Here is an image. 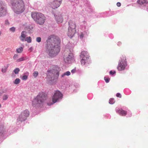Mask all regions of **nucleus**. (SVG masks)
I'll use <instances>...</instances> for the list:
<instances>
[{
    "label": "nucleus",
    "instance_id": "obj_1",
    "mask_svg": "<svg viewBox=\"0 0 148 148\" xmlns=\"http://www.w3.org/2000/svg\"><path fill=\"white\" fill-rule=\"evenodd\" d=\"M46 47L51 57L55 56L60 51L59 38L54 36H49L47 40Z\"/></svg>",
    "mask_w": 148,
    "mask_h": 148
},
{
    "label": "nucleus",
    "instance_id": "obj_2",
    "mask_svg": "<svg viewBox=\"0 0 148 148\" xmlns=\"http://www.w3.org/2000/svg\"><path fill=\"white\" fill-rule=\"evenodd\" d=\"M60 70V68L56 66H53L48 70L47 77L48 81L50 84H52L54 81L58 78Z\"/></svg>",
    "mask_w": 148,
    "mask_h": 148
},
{
    "label": "nucleus",
    "instance_id": "obj_3",
    "mask_svg": "<svg viewBox=\"0 0 148 148\" xmlns=\"http://www.w3.org/2000/svg\"><path fill=\"white\" fill-rule=\"evenodd\" d=\"M12 8L14 13L19 14L25 10L24 3L22 0H11Z\"/></svg>",
    "mask_w": 148,
    "mask_h": 148
},
{
    "label": "nucleus",
    "instance_id": "obj_4",
    "mask_svg": "<svg viewBox=\"0 0 148 148\" xmlns=\"http://www.w3.org/2000/svg\"><path fill=\"white\" fill-rule=\"evenodd\" d=\"M47 98V96L45 93L43 92L39 93L32 101L33 106L36 108L40 107Z\"/></svg>",
    "mask_w": 148,
    "mask_h": 148
},
{
    "label": "nucleus",
    "instance_id": "obj_5",
    "mask_svg": "<svg viewBox=\"0 0 148 148\" xmlns=\"http://www.w3.org/2000/svg\"><path fill=\"white\" fill-rule=\"evenodd\" d=\"M32 16L35 21L40 25H42L45 22V17L42 13L33 12L32 14Z\"/></svg>",
    "mask_w": 148,
    "mask_h": 148
},
{
    "label": "nucleus",
    "instance_id": "obj_6",
    "mask_svg": "<svg viewBox=\"0 0 148 148\" xmlns=\"http://www.w3.org/2000/svg\"><path fill=\"white\" fill-rule=\"evenodd\" d=\"M69 27L67 32L68 36L70 38L72 37L76 32V25L75 22L70 21L69 22Z\"/></svg>",
    "mask_w": 148,
    "mask_h": 148
},
{
    "label": "nucleus",
    "instance_id": "obj_7",
    "mask_svg": "<svg viewBox=\"0 0 148 148\" xmlns=\"http://www.w3.org/2000/svg\"><path fill=\"white\" fill-rule=\"evenodd\" d=\"M121 60L119 63L117 69L119 71L124 70L127 66L126 61V57L125 56H122L121 58Z\"/></svg>",
    "mask_w": 148,
    "mask_h": 148
},
{
    "label": "nucleus",
    "instance_id": "obj_8",
    "mask_svg": "<svg viewBox=\"0 0 148 148\" xmlns=\"http://www.w3.org/2000/svg\"><path fill=\"white\" fill-rule=\"evenodd\" d=\"M29 114V111L27 110L23 111L17 119L18 121H23L26 120Z\"/></svg>",
    "mask_w": 148,
    "mask_h": 148
},
{
    "label": "nucleus",
    "instance_id": "obj_9",
    "mask_svg": "<svg viewBox=\"0 0 148 148\" xmlns=\"http://www.w3.org/2000/svg\"><path fill=\"white\" fill-rule=\"evenodd\" d=\"M62 94L59 90H56L54 92V95L52 97V102L51 104H53L58 101L60 99H62Z\"/></svg>",
    "mask_w": 148,
    "mask_h": 148
},
{
    "label": "nucleus",
    "instance_id": "obj_10",
    "mask_svg": "<svg viewBox=\"0 0 148 148\" xmlns=\"http://www.w3.org/2000/svg\"><path fill=\"white\" fill-rule=\"evenodd\" d=\"M5 4L2 1L0 0V16H2L5 15L7 13V10L5 6Z\"/></svg>",
    "mask_w": 148,
    "mask_h": 148
},
{
    "label": "nucleus",
    "instance_id": "obj_11",
    "mask_svg": "<svg viewBox=\"0 0 148 148\" xmlns=\"http://www.w3.org/2000/svg\"><path fill=\"white\" fill-rule=\"evenodd\" d=\"M62 0H54L50 4V5L53 9H55L60 6Z\"/></svg>",
    "mask_w": 148,
    "mask_h": 148
},
{
    "label": "nucleus",
    "instance_id": "obj_12",
    "mask_svg": "<svg viewBox=\"0 0 148 148\" xmlns=\"http://www.w3.org/2000/svg\"><path fill=\"white\" fill-rule=\"evenodd\" d=\"M73 54L71 53H66L64 56V60L66 63H69L73 57Z\"/></svg>",
    "mask_w": 148,
    "mask_h": 148
},
{
    "label": "nucleus",
    "instance_id": "obj_13",
    "mask_svg": "<svg viewBox=\"0 0 148 148\" xmlns=\"http://www.w3.org/2000/svg\"><path fill=\"white\" fill-rule=\"evenodd\" d=\"M80 58L88 60L89 56L88 53L86 51H83L81 52L80 55Z\"/></svg>",
    "mask_w": 148,
    "mask_h": 148
},
{
    "label": "nucleus",
    "instance_id": "obj_14",
    "mask_svg": "<svg viewBox=\"0 0 148 148\" xmlns=\"http://www.w3.org/2000/svg\"><path fill=\"white\" fill-rule=\"evenodd\" d=\"M55 19L58 23H62L63 20V18L62 15L59 13L55 15Z\"/></svg>",
    "mask_w": 148,
    "mask_h": 148
},
{
    "label": "nucleus",
    "instance_id": "obj_15",
    "mask_svg": "<svg viewBox=\"0 0 148 148\" xmlns=\"http://www.w3.org/2000/svg\"><path fill=\"white\" fill-rule=\"evenodd\" d=\"M116 112L122 116H125L127 113V111L123 110H116Z\"/></svg>",
    "mask_w": 148,
    "mask_h": 148
},
{
    "label": "nucleus",
    "instance_id": "obj_16",
    "mask_svg": "<svg viewBox=\"0 0 148 148\" xmlns=\"http://www.w3.org/2000/svg\"><path fill=\"white\" fill-rule=\"evenodd\" d=\"M26 32L24 31H23L21 33V35L20 37V39L23 42L25 41V39L26 36Z\"/></svg>",
    "mask_w": 148,
    "mask_h": 148
},
{
    "label": "nucleus",
    "instance_id": "obj_17",
    "mask_svg": "<svg viewBox=\"0 0 148 148\" xmlns=\"http://www.w3.org/2000/svg\"><path fill=\"white\" fill-rule=\"evenodd\" d=\"M33 27L32 25H29L27 26L25 28V29L29 32H32L33 31Z\"/></svg>",
    "mask_w": 148,
    "mask_h": 148
},
{
    "label": "nucleus",
    "instance_id": "obj_18",
    "mask_svg": "<svg viewBox=\"0 0 148 148\" xmlns=\"http://www.w3.org/2000/svg\"><path fill=\"white\" fill-rule=\"evenodd\" d=\"M138 2L141 5L147 4L148 3V0H138Z\"/></svg>",
    "mask_w": 148,
    "mask_h": 148
},
{
    "label": "nucleus",
    "instance_id": "obj_19",
    "mask_svg": "<svg viewBox=\"0 0 148 148\" xmlns=\"http://www.w3.org/2000/svg\"><path fill=\"white\" fill-rule=\"evenodd\" d=\"M28 58L27 57H22L17 60H16V62H19L23 61L25 60H26Z\"/></svg>",
    "mask_w": 148,
    "mask_h": 148
},
{
    "label": "nucleus",
    "instance_id": "obj_20",
    "mask_svg": "<svg viewBox=\"0 0 148 148\" xmlns=\"http://www.w3.org/2000/svg\"><path fill=\"white\" fill-rule=\"evenodd\" d=\"M25 41H27L28 43H30L32 42V38L29 36L27 37L25 39Z\"/></svg>",
    "mask_w": 148,
    "mask_h": 148
},
{
    "label": "nucleus",
    "instance_id": "obj_21",
    "mask_svg": "<svg viewBox=\"0 0 148 148\" xmlns=\"http://www.w3.org/2000/svg\"><path fill=\"white\" fill-rule=\"evenodd\" d=\"M81 63L82 65H84L86 63V62H87L88 60L84 59L83 58H81Z\"/></svg>",
    "mask_w": 148,
    "mask_h": 148
},
{
    "label": "nucleus",
    "instance_id": "obj_22",
    "mask_svg": "<svg viewBox=\"0 0 148 148\" xmlns=\"http://www.w3.org/2000/svg\"><path fill=\"white\" fill-rule=\"evenodd\" d=\"M23 50V48L21 47L17 49L16 51L18 53H21Z\"/></svg>",
    "mask_w": 148,
    "mask_h": 148
},
{
    "label": "nucleus",
    "instance_id": "obj_23",
    "mask_svg": "<svg viewBox=\"0 0 148 148\" xmlns=\"http://www.w3.org/2000/svg\"><path fill=\"white\" fill-rule=\"evenodd\" d=\"M20 71V69L18 68H16L13 71L15 74H17Z\"/></svg>",
    "mask_w": 148,
    "mask_h": 148
},
{
    "label": "nucleus",
    "instance_id": "obj_24",
    "mask_svg": "<svg viewBox=\"0 0 148 148\" xmlns=\"http://www.w3.org/2000/svg\"><path fill=\"white\" fill-rule=\"evenodd\" d=\"M70 74H71L70 72L69 71H68L66 72V73H64L62 75V77H63L64 76H65V75H67L68 76V75H70Z\"/></svg>",
    "mask_w": 148,
    "mask_h": 148
},
{
    "label": "nucleus",
    "instance_id": "obj_25",
    "mask_svg": "<svg viewBox=\"0 0 148 148\" xmlns=\"http://www.w3.org/2000/svg\"><path fill=\"white\" fill-rule=\"evenodd\" d=\"M20 80L19 78H16L15 80L14 83L15 84H18L19 83Z\"/></svg>",
    "mask_w": 148,
    "mask_h": 148
},
{
    "label": "nucleus",
    "instance_id": "obj_26",
    "mask_svg": "<svg viewBox=\"0 0 148 148\" xmlns=\"http://www.w3.org/2000/svg\"><path fill=\"white\" fill-rule=\"evenodd\" d=\"M115 101L114 99L111 98L109 100V103L110 104H113L115 102Z\"/></svg>",
    "mask_w": 148,
    "mask_h": 148
},
{
    "label": "nucleus",
    "instance_id": "obj_27",
    "mask_svg": "<svg viewBox=\"0 0 148 148\" xmlns=\"http://www.w3.org/2000/svg\"><path fill=\"white\" fill-rule=\"evenodd\" d=\"M8 96L6 95H4L3 97V100H6L8 99Z\"/></svg>",
    "mask_w": 148,
    "mask_h": 148
},
{
    "label": "nucleus",
    "instance_id": "obj_28",
    "mask_svg": "<svg viewBox=\"0 0 148 148\" xmlns=\"http://www.w3.org/2000/svg\"><path fill=\"white\" fill-rule=\"evenodd\" d=\"M38 75V72L37 71H35L33 73V75L34 77H36Z\"/></svg>",
    "mask_w": 148,
    "mask_h": 148
},
{
    "label": "nucleus",
    "instance_id": "obj_29",
    "mask_svg": "<svg viewBox=\"0 0 148 148\" xmlns=\"http://www.w3.org/2000/svg\"><path fill=\"white\" fill-rule=\"evenodd\" d=\"M7 69V67H4L2 69V71L3 73H5L6 71V70Z\"/></svg>",
    "mask_w": 148,
    "mask_h": 148
},
{
    "label": "nucleus",
    "instance_id": "obj_30",
    "mask_svg": "<svg viewBox=\"0 0 148 148\" xmlns=\"http://www.w3.org/2000/svg\"><path fill=\"white\" fill-rule=\"evenodd\" d=\"M27 78V76L26 75H23L22 78V79L23 80H26Z\"/></svg>",
    "mask_w": 148,
    "mask_h": 148
},
{
    "label": "nucleus",
    "instance_id": "obj_31",
    "mask_svg": "<svg viewBox=\"0 0 148 148\" xmlns=\"http://www.w3.org/2000/svg\"><path fill=\"white\" fill-rule=\"evenodd\" d=\"M41 41V38L40 37H38L36 38V41L38 42H40Z\"/></svg>",
    "mask_w": 148,
    "mask_h": 148
},
{
    "label": "nucleus",
    "instance_id": "obj_32",
    "mask_svg": "<svg viewBox=\"0 0 148 148\" xmlns=\"http://www.w3.org/2000/svg\"><path fill=\"white\" fill-rule=\"evenodd\" d=\"M84 34L83 32L81 33L79 36L80 38H82L84 36Z\"/></svg>",
    "mask_w": 148,
    "mask_h": 148
},
{
    "label": "nucleus",
    "instance_id": "obj_33",
    "mask_svg": "<svg viewBox=\"0 0 148 148\" xmlns=\"http://www.w3.org/2000/svg\"><path fill=\"white\" fill-rule=\"evenodd\" d=\"M116 73V71H111L110 72V75H113Z\"/></svg>",
    "mask_w": 148,
    "mask_h": 148
},
{
    "label": "nucleus",
    "instance_id": "obj_34",
    "mask_svg": "<svg viewBox=\"0 0 148 148\" xmlns=\"http://www.w3.org/2000/svg\"><path fill=\"white\" fill-rule=\"evenodd\" d=\"M104 79L106 83H108L109 82L110 79L109 78H107L106 77H105Z\"/></svg>",
    "mask_w": 148,
    "mask_h": 148
},
{
    "label": "nucleus",
    "instance_id": "obj_35",
    "mask_svg": "<svg viewBox=\"0 0 148 148\" xmlns=\"http://www.w3.org/2000/svg\"><path fill=\"white\" fill-rule=\"evenodd\" d=\"M116 96L117 97H119V98H121V95L119 93H117L116 94Z\"/></svg>",
    "mask_w": 148,
    "mask_h": 148
},
{
    "label": "nucleus",
    "instance_id": "obj_36",
    "mask_svg": "<svg viewBox=\"0 0 148 148\" xmlns=\"http://www.w3.org/2000/svg\"><path fill=\"white\" fill-rule=\"evenodd\" d=\"M10 30L11 31L14 32L15 30V28L14 27H12L10 29Z\"/></svg>",
    "mask_w": 148,
    "mask_h": 148
},
{
    "label": "nucleus",
    "instance_id": "obj_37",
    "mask_svg": "<svg viewBox=\"0 0 148 148\" xmlns=\"http://www.w3.org/2000/svg\"><path fill=\"white\" fill-rule=\"evenodd\" d=\"M18 55L17 54H15L13 58L14 59H16L18 57Z\"/></svg>",
    "mask_w": 148,
    "mask_h": 148
},
{
    "label": "nucleus",
    "instance_id": "obj_38",
    "mask_svg": "<svg viewBox=\"0 0 148 148\" xmlns=\"http://www.w3.org/2000/svg\"><path fill=\"white\" fill-rule=\"evenodd\" d=\"M116 5L118 7H120L121 5V3L120 2H118L116 3Z\"/></svg>",
    "mask_w": 148,
    "mask_h": 148
},
{
    "label": "nucleus",
    "instance_id": "obj_39",
    "mask_svg": "<svg viewBox=\"0 0 148 148\" xmlns=\"http://www.w3.org/2000/svg\"><path fill=\"white\" fill-rule=\"evenodd\" d=\"M75 71H76L75 69H74L71 70V73H75Z\"/></svg>",
    "mask_w": 148,
    "mask_h": 148
},
{
    "label": "nucleus",
    "instance_id": "obj_40",
    "mask_svg": "<svg viewBox=\"0 0 148 148\" xmlns=\"http://www.w3.org/2000/svg\"><path fill=\"white\" fill-rule=\"evenodd\" d=\"M5 23L6 24H9V22H8V20H6L5 21Z\"/></svg>",
    "mask_w": 148,
    "mask_h": 148
},
{
    "label": "nucleus",
    "instance_id": "obj_41",
    "mask_svg": "<svg viewBox=\"0 0 148 148\" xmlns=\"http://www.w3.org/2000/svg\"><path fill=\"white\" fill-rule=\"evenodd\" d=\"M121 42H118V45H121Z\"/></svg>",
    "mask_w": 148,
    "mask_h": 148
},
{
    "label": "nucleus",
    "instance_id": "obj_42",
    "mask_svg": "<svg viewBox=\"0 0 148 148\" xmlns=\"http://www.w3.org/2000/svg\"><path fill=\"white\" fill-rule=\"evenodd\" d=\"M1 31H0V36H1Z\"/></svg>",
    "mask_w": 148,
    "mask_h": 148
},
{
    "label": "nucleus",
    "instance_id": "obj_43",
    "mask_svg": "<svg viewBox=\"0 0 148 148\" xmlns=\"http://www.w3.org/2000/svg\"><path fill=\"white\" fill-rule=\"evenodd\" d=\"M1 107V104H0V108Z\"/></svg>",
    "mask_w": 148,
    "mask_h": 148
}]
</instances>
